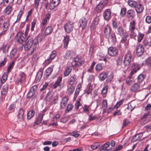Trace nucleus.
<instances>
[{"instance_id": "1", "label": "nucleus", "mask_w": 151, "mask_h": 151, "mask_svg": "<svg viewBox=\"0 0 151 151\" xmlns=\"http://www.w3.org/2000/svg\"><path fill=\"white\" fill-rule=\"evenodd\" d=\"M5 19V17L4 16H2L0 17V27L1 30L4 32L6 31L9 27L10 24L9 21L4 22Z\"/></svg>"}, {"instance_id": "2", "label": "nucleus", "mask_w": 151, "mask_h": 151, "mask_svg": "<svg viewBox=\"0 0 151 151\" xmlns=\"http://www.w3.org/2000/svg\"><path fill=\"white\" fill-rule=\"evenodd\" d=\"M45 38V36L44 35L40 33L34 39L35 40V45L32 47V50L28 54V56L32 55L34 51L35 50L38 42H41Z\"/></svg>"}, {"instance_id": "3", "label": "nucleus", "mask_w": 151, "mask_h": 151, "mask_svg": "<svg viewBox=\"0 0 151 151\" xmlns=\"http://www.w3.org/2000/svg\"><path fill=\"white\" fill-rule=\"evenodd\" d=\"M84 60H81L80 56H77L74 58L73 60L71 63V65L73 67H78L84 63Z\"/></svg>"}, {"instance_id": "4", "label": "nucleus", "mask_w": 151, "mask_h": 151, "mask_svg": "<svg viewBox=\"0 0 151 151\" xmlns=\"http://www.w3.org/2000/svg\"><path fill=\"white\" fill-rule=\"evenodd\" d=\"M144 85V83L140 84L138 83H135L132 85L130 87V90L131 92H138L142 89V87Z\"/></svg>"}, {"instance_id": "5", "label": "nucleus", "mask_w": 151, "mask_h": 151, "mask_svg": "<svg viewBox=\"0 0 151 151\" xmlns=\"http://www.w3.org/2000/svg\"><path fill=\"white\" fill-rule=\"evenodd\" d=\"M132 56L131 52L130 51H128L124 56V64L125 66L129 65L131 61Z\"/></svg>"}, {"instance_id": "6", "label": "nucleus", "mask_w": 151, "mask_h": 151, "mask_svg": "<svg viewBox=\"0 0 151 151\" xmlns=\"http://www.w3.org/2000/svg\"><path fill=\"white\" fill-rule=\"evenodd\" d=\"M50 17V14L48 13L47 14L45 17H44L42 19L41 24V26L42 27V29H41V31H42L44 30V28L47 25Z\"/></svg>"}, {"instance_id": "7", "label": "nucleus", "mask_w": 151, "mask_h": 151, "mask_svg": "<svg viewBox=\"0 0 151 151\" xmlns=\"http://www.w3.org/2000/svg\"><path fill=\"white\" fill-rule=\"evenodd\" d=\"M28 40L26 42L24 46V48L25 50H29L33 45V47L35 45V40L33 38H30L29 39L27 38Z\"/></svg>"}, {"instance_id": "8", "label": "nucleus", "mask_w": 151, "mask_h": 151, "mask_svg": "<svg viewBox=\"0 0 151 151\" xmlns=\"http://www.w3.org/2000/svg\"><path fill=\"white\" fill-rule=\"evenodd\" d=\"M26 37L24 33L21 32H19L16 35L15 38L17 42L21 44L24 41Z\"/></svg>"}, {"instance_id": "9", "label": "nucleus", "mask_w": 151, "mask_h": 151, "mask_svg": "<svg viewBox=\"0 0 151 151\" xmlns=\"http://www.w3.org/2000/svg\"><path fill=\"white\" fill-rule=\"evenodd\" d=\"M74 23L72 22H68L64 26V29L66 32L70 33L74 29Z\"/></svg>"}, {"instance_id": "10", "label": "nucleus", "mask_w": 151, "mask_h": 151, "mask_svg": "<svg viewBox=\"0 0 151 151\" xmlns=\"http://www.w3.org/2000/svg\"><path fill=\"white\" fill-rule=\"evenodd\" d=\"M108 2V1H101L96 7V10L98 12H101L102 9L106 6Z\"/></svg>"}, {"instance_id": "11", "label": "nucleus", "mask_w": 151, "mask_h": 151, "mask_svg": "<svg viewBox=\"0 0 151 151\" xmlns=\"http://www.w3.org/2000/svg\"><path fill=\"white\" fill-rule=\"evenodd\" d=\"M26 75L23 72H20L18 77L16 81V84H18L19 83H22L23 82L26 78Z\"/></svg>"}, {"instance_id": "12", "label": "nucleus", "mask_w": 151, "mask_h": 151, "mask_svg": "<svg viewBox=\"0 0 151 151\" xmlns=\"http://www.w3.org/2000/svg\"><path fill=\"white\" fill-rule=\"evenodd\" d=\"M136 54L138 56H141L144 52L145 49L143 45L139 44L136 47Z\"/></svg>"}, {"instance_id": "13", "label": "nucleus", "mask_w": 151, "mask_h": 151, "mask_svg": "<svg viewBox=\"0 0 151 151\" xmlns=\"http://www.w3.org/2000/svg\"><path fill=\"white\" fill-rule=\"evenodd\" d=\"M118 50L116 47H110L108 50V55L111 56L113 57L116 56L118 54Z\"/></svg>"}, {"instance_id": "14", "label": "nucleus", "mask_w": 151, "mask_h": 151, "mask_svg": "<svg viewBox=\"0 0 151 151\" xmlns=\"http://www.w3.org/2000/svg\"><path fill=\"white\" fill-rule=\"evenodd\" d=\"M87 20L85 17L81 18L79 20V27H81L82 29H85L87 26Z\"/></svg>"}, {"instance_id": "15", "label": "nucleus", "mask_w": 151, "mask_h": 151, "mask_svg": "<svg viewBox=\"0 0 151 151\" xmlns=\"http://www.w3.org/2000/svg\"><path fill=\"white\" fill-rule=\"evenodd\" d=\"M76 51L75 50H67L65 55V58L68 59H71L75 55Z\"/></svg>"}, {"instance_id": "16", "label": "nucleus", "mask_w": 151, "mask_h": 151, "mask_svg": "<svg viewBox=\"0 0 151 151\" xmlns=\"http://www.w3.org/2000/svg\"><path fill=\"white\" fill-rule=\"evenodd\" d=\"M109 41H110L112 43L115 44L116 41V35L114 32H112L108 37H106Z\"/></svg>"}, {"instance_id": "17", "label": "nucleus", "mask_w": 151, "mask_h": 151, "mask_svg": "<svg viewBox=\"0 0 151 151\" xmlns=\"http://www.w3.org/2000/svg\"><path fill=\"white\" fill-rule=\"evenodd\" d=\"M53 67H50L47 68L45 70L44 74V77L47 79L51 75L53 71Z\"/></svg>"}, {"instance_id": "18", "label": "nucleus", "mask_w": 151, "mask_h": 151, "mask_svg": "<svg viewBox=\"0 0 151 151\" xmlns=\"http://www.w3.org/2000/svg\"><path fill=\"white\" fill-rule=\"evenodd\" d=\"M24 111L23 109L20 108L18 111L17 118L20 121L23 120L24 117Z\"/></svg>"}, {"instance_id": "19", "label": "nucleus", "mask_w": 151, "mask_h": 151, "mask_svg": "<svg viewBox=\"0 0 151 151\" xmlns=\"http://www.w3.org/2000/svg\"><path fill=\"white\" fill-rule=\"evenodd\" d=\"M10 57L11 59H14L15 60L19 57L17 49L14 48L12 50L10 53Z\"/></svg>"}, {"instance_id": "20", "label": "nucleus", "mask_w": 151, "mask_h": 151, "mask_svg": "<svg viewBox=\"0 0 151 151\" xmlns=\"http://www.w3.org/2000/svg\"><path fill=\"white\" fill-rule=\"evenodd\" d=\"M126 32L124 30L123 27L122 26L119 27L117 30L116 34L121 37L125 35Z\"/></svg>"}, {"instance_id": "21", "label": "nucleus", "mask_w": 151, "mask_h": 151, "mask_svg": "<svg viewBox=\"0 0 151 151\" xmlns=\"http://www.w3.org/2000/svg\"><path fill=\"white\" fill-rule=\"evenodd\" d=\"M70 40V36L68 35H66L64 36L63 40V47L66 49L68 48V45L69 41Z\"/></svg>"}, {"instance_id": "22", "label": "nucleus", "mask_w": 151, "mask_h": 151, "mask_svg": "<svg viewBox=\"0 0 151 151\" xmlns=\"http://www.w3.org/2000/svg\"><path fill=\"white\" fill-rule=\"evenodd\" d=\"M112 29L108 24H107L104 27V35L105 37H108V36L111 34Z\"/></svg>"}, {"instance_id": "23", "label": "nucleus", "mask_w": 151, "mask_h": 151, "mask_svg": "<svg viewBox=\"0 0 151 151\" xmlns=\"http://www.w3.org/2000/svg\"><path fill=\"white\" fill-rule=\"evenodd\" d=\"M44 114L40 113L37 117L36 119L35 120L34 122V125H38L41 123Z\"/></svg>"}, {"instance_id": "24", "label": "nucleus", "mask_w": 151, "mask_h": 151, "mask_svg": "<svg viewBox=\"0 0 151 151\" xmlns=\"http://www.w3.org/2000/svg\"><path fill=\"white\" fill-rule=\"evenodd\" d=\"M143 135L142 132H140L135 134L133 137L132 139V142H135L140 140L142 137Z\"/></svg>"}, {"instance_id": "25", "label": "nucleus", "mask_w": 151, "mask_h": 151, "mask_svg": "<svg viewBox=\"0 0 151 151\" xmlns=\"http://www.w3.org/2000/svg\"><path fill=\"white\" fill-rule=\"evenodd\" d=\"M111 12L109 9H106L104 13L103 16L105 19L108 20L111 18Z\"/></svg>"}, {"instance_id": "26", "label": "nucleus", "mask_w": 151, "mask_h": 151, "mask_svg": "<svg viewBox=\"0 0 151 151\" xmlns=\"http://www.w3.org/2000/svg\"><path fill=\"white\" fill-rule=\"evenodd\" d=\"M68 101V98L67 97H64L62 99L60 103L61 109H62L65 108L67 104Z\"/></svg>"}, {"instance_id": "27", "label": "nucleus", "mask_w": 151, "mask_h": 151, "mask_svg": "<svg viewBox=\"0 0 151 151\" xmlns=\"http://www.w3.org/2000/svg\"><path fill=\"white\" fill-rule=\"evenodd\" d=\"M145 77V75L143 74H140L137 78V81L140 84H142L144 83L145 84V82L144 81V79Z\"/></svg>"}, {"instance_id": "28", "label": "nucleus", "mask_w": 151, "mask_h": 151, "mask_svg": "<svg viewBox=\"0 0 151 151\" xmlns=\"http://www.w3.org/2000/svg\"><path fill=\"white\" fill-rule=\"evenodd\" d=\"M108 76V73L106 72H103L100 73L99 76L100 80L104 81Z\"/></svg>"}, {"instance_id": "29", "label": "nucleus", "mask_w": 151, "mask_h": 151, "mask_svg": "<svg viewBox=\"0 0 151 151\" xmlns=\"http://www.w3.org/2000/svg\"><path fill=\"white\" fill-rule=\"evenodd\" d=\"M135 12L132 10H129L127 12V17L130 19H132L135 16Z\"/></svg>"}, {"instance_id": "30", "label": "nucleus", "mask_w": 151, "mask_h": 151, "mask_svg": "<svg viewBox=\"0 0 151 151\" xmlns=\"http://www.w3.org/2000/svg\"><path fill=\"white\" fill-rule=\"evenodd\" d=\"M135 8L136 12L139 13L142 12L143 10L142 5L139 3H137Z\"/></svg>"}, {"instance_id": "31", "label": "nucleus", "mask_w": 151, "mask_h": 151, "mask_svg": "<svg viewBox=\"0 0 151 151\" xmlns=\"http://www.w3.org/2000/svg\"><path fill=\"white\" fill-rule=\"evenodd\" d=\"M35 111L34 109H31L27 113V119H31L34 116Z\"/></svg>"}, {"instance_id": "32", "label": "nucleus", "mask_w": 151, "mask_h": 151, "mask_svg": "<svg viewBox=\"0 0 151 151\" xmlns=\"http://www.w3.org/2000/svg\"><path fill=\"white\" fill-rule=\"evenodd\" d=\"M53 95V93L52 91H49L46 95V97L45 98V100L47 101H50L52 98Z\"/></svg>"}, {"instance_id": "33", "label": "nucleus", "mask_w": 151, "mask_h": 151, "mask_svg": "<svg viewBox=\"0 0 151 151\" xmlns=\"http://www.w3.org/2000/svg\"><path fill=\"white\" fill-rule=\"evenodd\" d=\"M60 1H52L50 2L49 8L50 9H53L56 7L59 3Z\"/></svg>"}, {"instance_id": "34", "label": "nucleus", "mask_w": 151, "mask_h": 151, "mask_svg": "<svg viewBox=\"0 0 151 151\" xmlns=\"http://www.w3.org/2000/svg\"><path fill=\"white\" fill-rule=\"evenodd\" d=\"M62 81V78L61 77H59L56 81H55L54 84L52 86L53 88L55 89L58 87L60 85V83Z\"/></svg>"}, {"instance_id": "35", "label": "nucleus", "mask_w": 151, "mask_h": 151, "mask_svg": "<svg viewBox=\"0 0 151 151\" xmlns=\"http://www.w3.org/2000/svg\"><path fill=\"white\" fill-rule=\"evenodd\" d=\"M43 69H40L38 72L36 77V80L37 81H39L42 76Z\"/></svg>"}, {"instance_id": "36", "label": "nucleus", "mask_w": 151, "mask_h": 151, "mask_svg": "<svg viewBox=\"0 0 151 151\" xmlns=\"http://www.w3.org/2000/svg\"><path fill=\"white\" fill-rule=\"evenodd\" d=\"M8 90V85L5 84L3 87L2 90L1 91V94L2 95H5L7 93Z\"/></svg>"}, {"instance_id": "37", "label": "nucleus", "mask_w": 151, "mask_h": 151, "mask_svg": "<svg viewBox=\"0 0 151 151\" xmlns=\"http://www.w3.org/2000/svg\"><path fill=\"white\" fill-rule=\"evenodd\" d=\"M9 46L7 44H4L1 47V50L2 51L3 53L6 54L8 52Z\"/></svg>"}, {"instance_id": "38", "label": "nucleus", "mask_w": 151, "mask_h": 151, "mask_svg": "<svg viewBox=\"0 0 151 151\" xmlns=\"http://www.w3.org/2000/svg\"><path fill=\"white\" fill-rule=\"evenodd\" d=\"M12 9L11 6H8L4 11V12L5 14L9 15L12 11Z\"/></svg>"}, {"instance_id": "39", "label": "nucleus", "mask_w": 151, "mask_h": 151, "mask_svg": "<svg viewBox=\"0 0 151 151\" xmlns=\"http://www.w3.org/2000/svg\"><path fill=\"white\" fill-rule=\"evenodd\" d=\"M135 22L134 20L131 21L129 26V31L135 30Z\"/></svg>"}, {"instance_id": "40", "label": "nucleus", "mask_w": 151, "mask_h": 151, "mask_svg": "<svg viewBox=\"0 0 151 151\" xmlns=\"http://www.w3.org/2000/svg\"><path fill=\"white\" fill-rule=\"evenodd\" d=\"M15 64V62L14 61H12L10 63L8 66L6 72L7 74H9L11 72V70L12 69Z\"/></svg>"}, {"instance_id": "41", "label": "nucleus", "mask_w": 151, "mask_h": 151, "mask_svg": "<svg viewBox=\"0 0 151 151\" xmlns=\"http://www.w3.org/2000/svg\"><path fill=\"white\" fill-rule=\"evenodd\" d=\"M53 29L52 27L51 26L47 27L45 31V35H48L50 34L52 31Z\"/></svg>"}, {"instance_id": "42", "label": "nucleus", "mask_w": 151, "mask_h": 151, "mask_svg": "<svg viewBox=\"0 0 151 151\" xmlns=\"http://www.w3.org/2000/svg\"><path fill=\"white\" fill-rule=\"evenodd\" d=\"M72 70V67L70 66H68L65 69L64 74L65 76H68Z\"/></svg>"}, {"instance_id": "43", "label": "nucleus", "mask_w": 151, "mask_h": 151, "mask_svg": "<svg viewBox=\"0 0 151 151\" xmlns=\"http://www.w3.org/2000/svg\"><path fill=\"white\" fill-rule=\"evenodd\" d=\"M76 79L75 75L73 76L70 77L69 80V84L70 85H73L74 84Z\"/></svg>"}, {"instance_id": "44", "label": "nucleus", "mask_w": 151, "mask_h": 151, "mask_svg": "<svg viewBox=\"0 0 151 151\" xmlns=\"http://www.w3.org/2000/svg\"><path fill=\"white\" fill-rule=\"evenodd\" d=\"M122 38L120 42V44H124L125 45L126 44L127 41V37H128V35H125L122 36Z\"/></svg>"}, {"instance_id": "45", "label": "nucleus", "mask_w": 151, "mask_h": 151, "mask_svg": "<svg viewBox=\"0 0 151 151\" xmlns=\"http://www.w3.org/2000/svg\"><path fill=\"white\" fill-rule=\"evenodd\" d=\"M134 79L132 77L129 76L126 79V83L129 85H131Z\"/></svg>"}, {"instance_id": "46", "label": "nucleus", "mask_w": 151, "mask_h": 151, "mask_svg": "<svg viewBox=\"0 0 151 151\" xmlns=\"http://www.w3.org/2000/svg\"><path fill=\"white\" fill-rule=\"evenodd\" d=\"M75 89V88L72 85H70L69 86H68V93L69 94H72Z\"/></svg>"}, {"instance_id": "47", "label": "nucleus", "mask_w": 151, "mask_h": 151, "mask_svg": "<svg viewBox=\"0 0 151 151\" xmlns=\"http://www.w3.org/2000/svg\"><path fill=\"white\" fill-rule=\"evenodd\" d=\"M137 2L134 1H128V4L130 6L135 8Z\"/></svg>"}, {"instance_id": "48", "label": "nucleus", "mask_w": 151, "mask_h": 151, "mask_svg": "<svg viewBox=\"0 0 151 151\" xmlns=\"http://www.w3.org/2000/svg\"><path fill=\"white\" fill-rule=\"evenodd\" d=\"M57 55V52L55 50L53 51L51 54L50 55L49 58L52 60L56 57Z\"/></svg>"}, {"instance_id": "49", "label": "nucleus", "mask_w": 151, "mask_h": 151, "mask_svg": "<svg viewBox=\"0 0 151 151\" xmlns=\"http://www.w3.org/2000/svg\"><path fill=\"white\" fill-rule=\"evenodd\" d=\"M144 36V34L139 32L137 36L138 42L139 43L142 40Z\"/></svg>"}, {"instance_id": "50", "label": "nucleus", "mask_w": 151, "mask_h": 151, "mask_svg": "<svg viewBox=\"0 0 151 151\" xmlns=\"http://www.w3.org/2000/svg\"><path fill=\"white\" fill-rule=\"evenodd\" d=\"M140 68L139 65L136 63H134L132 66V69L137 71L140 69Z\"/></svg>"}, {"instance_id": "51", "label": "nucleus", "mask_w": 151, "mask_h": 151, "mask_svg": "<svg viewBox=\"0 0 151 151\" xmlns=\"http://www.w3.org/2000/svg\"><path fill=\"white\" fill-rule=\"evenodd\" d=\"M90 105H84L82 107L83 109V111L85 113L89 112L90 110Z\"/></svg>"}, {"instance_id": "52", "label": "nucleus", "mask_w": 151, "mask_h": 151, "mask_svg": "<svg viewBox=\"0 0 151 151\" xmlns=\"http://www.w3.org/2000/svg\"><path fill=\"white\" fill-rule=\"evenodd\" d=\"M124 101V99H122L121 100L117 102L116 104L114 106V109H117L121 105Z\"/></svg>"}, {"instance_id": "53", "label": "nucleus", "mask_w": 151, "mask_h": 151, "mask_svg": "<svg viewBox=\"0 0 151 151\" xmlns=\"http://www.w3.org/2000/svg\"><path fill=\"white\" fill-rule=\"evenodd\" d=\"M103 68V67L101 63H99L96 66L95 70L97 71H100Z\"/></svg>"}, {"instance_id": "54", "label": "nucleus", "mask_w": 151, "mask_h": 151, "mask_svg": "<svg viewBox=\"0 0 151 151\" xmlns=\"http://www.w3.org/2000/svg\"><path fill=\"white\" fill-rule=\"evenodd\" d=\"M97 118L96 115H93V114H91L89 115V118L88 120L89 122L93 121Z\"/></svg>"}, {"instance_id": "55", "label": "nucleus", "mask_w": 151, "mask_h": 151, "mask_svg": "<svg viewBox=\"0 0 151 151\" xmlns=\"http://www.w3.org/2000/svg\"><path fill=\"white\" fill-rule=\"evenodd\" d=\"M127 11V9L125 8H122L121 11L120 15L122 17H124Z\"/></svg>"}, {"instance_id": "56", "label": "nucleus", "mask_w": 151, "mask_h": 151, "mask_svg": "<svg viewBox=\"0 0 151 151\" xmlns=\"http://www.w3.org/2000/svg\"><path fill=\"white\" fill-rule=\"evenodd\" d=\"M7 75L6 74H4L2 76L1 79L0 81L2 83H4L6 81L7 78Z\"/></svg>"}, {"instance_id": "57", "label": "nucleus", "mask_w": 151, "mask_h": 151, "mask_svg": "<svg viewBox=\"0 0 151 151\" xmlns=\"http://www.w3.org/2000/svg\"><path fill=\"white\" fill-rule=\"evenodd\" d=\"M107 107V102L106 99L104 100L102 102V108L105 109Z\"/></svg>"}, {"instance_id": "58", "label": "nucleus", "mask_w": 151, "mask_h": 151, "mask_svg": "<svg viewBox=\"0 0 151 151\" xmlns=\"http://www.w3.org/2000/svg\"><path fill=\"white\" fill-rule=\"evenodd\" d=\"M145 64L146 65H150V67L151 68V56L148 58L145 61Z\"/></svg>"}, {"instance_id": "59", "label": "nucleus", "mask_w": 151, "mask_h": 151, "mask_svg": "<svg viewBox=\"0 0 151 151\" xmlns=\"http://www.w3.org/2000/svg\"><path fill=\"white\" fill-rule=\"evenodd\" d=\"M130 36L131 38H133L135 37L137 35V34L135 32V30L130 31Z\"/></svg>"}, {"instance_id": "60", "label": "nucleus", "mask_w": 151, "mask_h": 151, "mask_svg": "<svg viewBox=\"0 0 151 151\" xmlns=\"http://www.w3.org/2000/svg\"><path fill=\"white\" fill-rule=\"evenodd\" d=\"M70 134L72 136L75 137H77L80 135V134L76 130L70 133Z\"/></svg>"}, {"instance_id": "61", "label": "nucleus", "mask_w": 151, "mask_h": 151, "mask_svg": "<svg viewBox=\"0 0 151 151\" xmlns=\"http://www.w3.org/2000/svg\"><path fill=\"white\" fill-rule=\"evenodd\" d=\"M69 118L68 116H65L60 119V122L63 123L66 122L68 120Z\"/></svg>"}, {"instance_id": "62", "label": "nucleus", "mask_w": 151, "mask_h": 151, "mask_svg": "<svg viewBox=\"0 0 151 151\" xmlns=\"http://www.w3.org/2000/svg\"><path fill=\"white\" fill-rule=\"evenodd\" d=\"M36 24V20H34L31 22V30L32 32L34 31V28L35 27Z\"/></svg>"}, {"instance_id": "63", "label": "nucleus", "mask_w": 151, "mask_h": 151, "mask_svg": "<svg viewBox=\"0 0 151 151\" xmlns=\"http://www.w3.org/2000/svg\"><path fill=\"white\" fill-rule=\"evenodd\" d=\"M108 87L107 86H105L104 88L101 91V94L103 95L107 93L108 91Z\"/></svg>"}, {"instance_id": "64", "label": "nucleus", "mask_w": 151, "mask_h": 151, "mask_svg": "<svg viewBox=\"0 0 151 151\" xmlns=\"http://www.w3.org/2000/svg\"><path fill=\"white\" fill-rule=\"evenodd\" d=\"M52 61V60H50L49 58H48L44 61V64L45 66L47 65H49Z\"/></svg>"}]
</instances>
